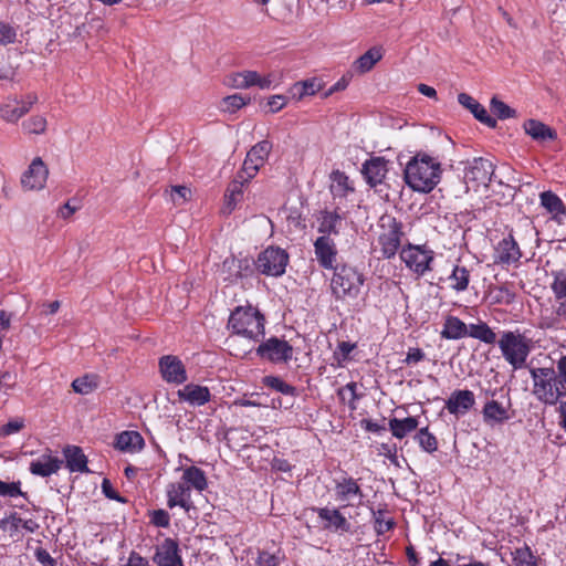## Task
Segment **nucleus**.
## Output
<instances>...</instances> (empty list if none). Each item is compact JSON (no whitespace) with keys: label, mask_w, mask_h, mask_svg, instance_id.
<instances>
[{"label":"nucleus","mask_w":566,"mask_h":566,"mask_svg":"<svg viewBox=\"0 0 566 566\" xmlns=\"http://www.w3.org/2000/svg\"><path fill=\"white\" fill-rule=\"evenodd\" d=\"M191 190L187 186H171L169 199L175 206H181L191 199Z\"/></svg>","instance_id":"47"},{"label":"nucleus","mask_w":566,"mask_h":566,"mask_svg":"<svg viewBox=\"0 0 566 566\" xmlns=\"http://www.w3.org/2000/svg\"><path fill=\"white\" fill-rule=\"evenodd\" d=\"M228 328L254 342H261L265 335V317L252 306H238L229 317Z\"/></svg>","instance_id":"2"},{"label":"nucleus","mask_w":566,"mask_h":566,"mask_svg":"<svg viewBox=\"0 0 566 566\" xmlns=\"http://www.w3.org/2000/svg\"><path fill=\"white\" fill-rule=\"evenodd\" d=\"M153 560L158 566H184L178 543L172 538H165L164 542L157 546Z\"/></svg>","instance_id":"16"},{"label":"nucleus","mask_w":566,"mask_h":566,"mask_svg":"<svg viewBox=\"0 0 566 566\" xmlns=\"http://www.w3.org/2000/svg\"><path fill=\"white\" fill-rule=\"evenodd\" d=\"M38 101L35 94H28L24 99L8 98L0 107V116L6 122L15 123L25 115Z\"/></svg>","instance_id":"12"},{"label":"nucleus","mask_w":566,"mask_h":566,"mask_svg":"<svg viewBox=\"0 0 566 566\" xmlns=\"http://www.w3.org/2000/svg\"><path fill=\"white\" fill-rule=\"evenodd\" d=\"M167 505L182 507L186 512L192 507L190 501V486L185 483H170L167 486Z\"/></svg>","instance_id":"20"},{"label":"nucleus","mask_w":566,"mask_h":566,"mask_svg":"<svg viewBox=\"0 0 566 566\" xmlns=\"http://www.w3.org/2000/svg\"><path fill=\"white\" fill-rule=\"evenodd\" d=\"M493 179L494 165L491 160L479 157L474 158L464 171V180L467 184L473 182L475 186H488Z\"/></svg>","instance_id":"11"},{"label":"nucleus","mask_w":566,"mask_h":566,"mask_svg":"<svg viewBox=\"0 0 566 566\" xmlns=\"http://www.w3.org/2000/svg\"><path fill=\"white\" fill-rule=\"evenodd\" d=\"M62 461L50 453L42 454L30 463V472L34 475L48 478L59 471Z\"/></svg>","instance_id":"23"},{"label":"nucleus","mask_w":566,"mask_h":566,"mask_svg":"<svg viewBox=\"0 0 566 566\" xmlns=\"http://www.w3.org/2000/svg\"><path fill=\"white\" fill-rule=\"evenodd\" d=\"M336 496L340 501H350L354 496H363V492L356 480L353 478H343L335 481Z\"/></svg>","instance_id":"31"},{"label":"nucleus","mask_w":566,"mask_h":566,"mask_svg":"<svg viewBox=\"0 0 566 566\" xmlns=\"http://www.w3.org/2000/svg\"><path fill=\"white\" fill-rule=\"evenodd\" d=\"M63 453L66 459V467L71 472H88L87 458L80 447L69 446Z\"/></svg>","instance_id":"27"},{"label":"nucleus","mask_w":566,"mask_h":566,"mask_svg":"<svg viewBox=\"0 0 566 566\" xmlns=\"http://www.w3.org/2000/svg\"><path fill=\"white\" fill-rule=\"evenodd\" d=\"M482 415L484 422L489 424L503 423L510 419L507 408L496 400L488 401L483 407Z\"/></svg>","instance_id":"29"},{"label":"nucleus","mask_w":566,"mask_h":566,"mask_svg":"<svg viewBox=\"0 0 566 566\" xmlns=\"http://www.w3.org/2000/svg\"><path fill=\"white\" fill-rule=\"evenodd\" d=\"M380 227L382 231L378 237V244L380 245L381 258L391 259L401 245L402 224L395 218H388L387 223H381Z\"/></svg>","instance_id":"8"},{"label":"nucleus","mask_w":566,"mask_h":566,"mask_svg":"<svg viewBox=\"0 0 566 566\" xmlns=\"http://www.w3.org/2000/svg\"><path fill=\"white\" fill-rule=\"evenodd\" d=\"M314 252L318 264L323 269L333 270L336 266L337 248L331 237H318L314 241Z\"/></svg>","instance_id":"15"},{"label":"nucleus","mask_w":566,"mask_h":566,"mask_svg":"<svg viewBox=\"0 0 566 566\" xmlns=\"http://www.w3.org/2000/svg\"><path fill=\"white\" fill-rule=\"evenodd\" d=\"M468 336L479 339L480 342H483L489 345H492L496 342V334L485 322L470 324Z\"/></svg>","instance_id":"37"},{"label":"nucleus","mask_w":566,"mask_h":566,"mask_svg":"<svg viewBox=\"0 0 566 566\" xmlns=\"http://www.w3.org/2000/svg\"><path fill=\"white\" fill-rule=\"evenodd\" d=\"M226 85L238 88V90H244L247 88V82H244V77H242V73H232L229 74L224 80Z\"/></svg>","instance_id":"59"},{"label":"nucleus","mask_w":566,"mask_h":566,"mask_svg":"<svg viewBox=\"0 0 566 566\" xmlns=\"http://www.w3.org/2000/svg\"><path fill=\"white\" fill-rule=\"evenodd\" d=\"M15 38H17V30L9 23L0 21V44L1 45L11 44L15 41Z\"/></svg>","instance_id":"55"},{"label":"nucleus","mask_w":566,"mask_h":566,"mask_svg":"<svg viewBox=\"0 0 566 566\" xmlns=\"http://www.w3.org/2000/svg\"><path fill=\"white\" fill-rule=\"evenodd\" d=\"M333 270L332 295L336 301L347 304L356 301L365 281L364 275L356 268L347 264L336 265Z\"/></svg>","instance_id":"3"},{"label":"nucleus","mask_w":566,"mask_h":566,"mask_svg":"<svg viewBox=\"0 0 566 566\" xmlns=\"http://www.w3.org/2000/svg\"><path fill=\"white\" fill-rule=\"evenodd\" d=\"M34 556H35L36 560L42 566H55L56 565L55 559L43 547H36L34 551Z\"/></svg>","instance_id":"61"},{"label":"nucleus","mask_w":566,"mask_h":566,"mask_svg":"<svg viewBox=\"0 0 566 566\" xmlns=\"http://www.w3.org/2000/svg\"><path fill=\"white\" fill-rule=\"evenodd\" d=\"M497 345L503 358L516 370L526 366L534 342L520 331H505L501 334Z\"/></svg>","instance_id":"4"},{"label":"nucleus","mask_w":566,"mask_h":566,"mask_svg":"<svg viewBox=\"0 0 566 566\" xmlns=\"http://www.w3.org/2000/svg\"><path fill=\"white\" fill-rule=\"evenodd\" d=\"M470 271L465 266L454 265L449 276L450 287L455 292H463L470 283Z\"/></svg>","instance_id":"38"},{"label":"nucleus","mask_w":566,"mask_h":566,"mask_svg":"<svg viewBox=\"0 0 566 566\" xmlns=\"http://www.w3.org/2000/svg\"><path fill=\"white\" fill-rule=\"evenodd\" d=\"M289 254L279 247H268L254 261L255 269L268 276H281L285 273L289 263Z\"/></svg>","instance_id":"5"},{"label":"nucleus","mask_w":566,"mask_h":566,"mask_svg":"<svg viewBox=\"0 0 566 566\" xmlns=\"http://www.w3.org/2000/svg\"><path fill=\"white\" fill-rule=\"evenodd\" d=\"M150 522L157 527H168L170 525V516L167 511L159 509L151 512Z\"/></svg>","instance_id":"56"},{"label":"nucleus","mask_w":566,"mask_h":566,"mask_svg":"<svg viewBox=\"0 0 566 566\" xmlns=\"http://www.w3.org/2000/svg\"><path fill=\"white\" fill-rule=\"evenodd\" d=\"M441 174L440 161L427 154H417L406 165L403 179L413 191L428 193L440 182Z\"/></svg>","instance_id":"1"},{"label":"nucleus","mask_w":566,"mask_h":566,"mask_svg":"<svg viewBox=\"0 0 566 566\" xmlns=\"http://www.w3.org/2000/svg\"><path fill=\"white\" fill-rule=\"evenodd\" d=\"M524 129L527 135L537 142L555 139L556 133L549 126L536 119H528L524 123Z\"/></svg>","instance_id":"32"},{"label":"nucleus","mask_w":566,"mask_h":566,"mask_svg":"<svg viewBox=\"0 0 566 566\" xmlns=\"http://www.w3.org/2000/svg\"><path fill=\"white\" fill-rule=\"evenodd\" d=\"M271 150L272 143L269 140H261L248 151L247 156L251 158L254 164L262 167L265 164Z\"/></svg>","instance_id":"39"},{"label":"nucleus","mask_w":566,"mask_h":566,"mask_svg":"<svg viewBox=\"0 0 566 566\" xmlns=\"http://www.w3.org/2000/svg\"><path fill=\"white\" fill-rule=\"evenodd\" d=\"M23 128L29 134H42L46 128V119L40 115L33 116L23 123Z\"/></svg>","instance_id":"52"},{"label":"nucleus","mask_w":566,"mask_h":566,"mask_svg":"<svg viewBox=\"0 0 566 566\" xmlns=\"http://www.w3.org/2000/svg\"><path fill=\"white\" fill-rule=\"evenodd\" d=\"M331 178L334 182V185L332 186L333 191H336L339 195L344 196L348 190H353L348 186V177L345 175V172L335 170L332 172Z\"/></svg>","instance_id":"51"},{"label":"nucleus","mask_w":566,"mask_h":566,"mask_svg":"<svg viewBox=\"0 0 566 566\" xmlns=\"http://www.w3.org/2000/svg\"><path fill=\"white\" fill-rule=\"evenodd\" d=\"M386 511L378 510L374 512L375 531L378 535H382L395 526V522L390 517H386Z\"/></svg>","instance_id":"49"},{"label":"nucleus","mask_w":566,"mask_h":566,"mask_svg":"<svg viewBox=\"0 0 566 566\" xmlns=\"http://www.w3.org/2000/svg\"><path fill=\"white\" fill-rule=\"evenodd\" d=\"M159 370L165 381L180 385L187 380V371L182 361L174 355H166L159 359Z\"/></svg>","instance_id":"13"},{"label":"nucleus","mask_w":566,"mask_h":566,"mask_svg":"<svg viewBox=\"0 0 566 566\" xmlns=\"http://www.w3.org/2000/svg\"><path fill=\"white\" fill-rule=\"evenodd\" d=\"M515 293L506 285L495 289L494 303L510 305L515 301Z\"/></svg>","instance_id":"54"},{"label":"nucleus","mask_w":566,"mask_h":566,"mask_svg":"<svg viewBox=\"0 0 566 566\" xmlns=\"http://www.w3.org/2000/svg\"><path fill=\"white\" fill-rule=\"evenodd\" d=\"M530 373L534 381L533 394L536 398L542 402H552L556 399V396H553V387L558 382L555 370L551 367H542L532 368Z\"/></svg>","instance_id":"9"},{"label":"nucleus","mask_w":566,"mask_h":566,"mask_svg":"<svg viewBox=\"0 0 566 566\" xmlns=\"http://www.w3.org/2000/svg\"><path fill=\"white\" fill-rule=\"evenodd\" d=\"M24 427V422L22 419H13L3 424L0 428V434L1 436H10L13 433L19 432Z\"/></svg>","instance_id":"58"},{"label":"nucleus","mask_w":566,"mask_h":566,"mask_svg":"<svg viewBox=\"0 0 566 566\" xmlns=\"http://www.w3.org/2000/svg\"><path fill=\"white\" fill-rule=\"evenodd\" d=\"M554 281L551 285L555 298H563L566 296V265L553 272Z\"/></svg>","instance_id":"45"},{"label":"nucleus","mask_w":566,"mask_h":566,"mask_svg":"<svg viewBox=\"0 0 566 566\" xmlns=\"http://www.w3.org/2000/svg\"><path fill=\"white\" fill-rule=\"evenodd\" d=\"M72 388L81 395H88L97 388V381L94 377L85 375L76 378L72 382Z\"/></svg>","instance_id":"44"},{"label":"nucleus","mask_w":566,"mask_h":566,"mask_svg":"<svg viewBox=\"0 0 566 566\" xmlns=\"http://www.w3.org/2000/svg\"><path fill=\"white\" fill-rule=\"evenodd\" d=\"M384 51L381 46H373L363 55L354 61L352 71L356 74H365L382 59Z\"/></svg>","instance_id":"24"},{"label":"nucleus","mask_w":566,"mask_h":566,"mask_svg":"<svg viewBox=\"0 0 566 566\" xmlns=\"http://www.w3.org/2000/svg\"><path fill=\"white\" fill-rule=\"evenodd\" d=\"M256 355L272 364H287L294 355L293 346L285 339L276 336L260 342L255 349Z\"/></svg>","instance_id":"6"},{"label":"nucleus","mask_w":566,"mask_h":566,"mask_svg":"<svg viewBox=\"0 0 566 566\" xmlns=\"http://www.w3.org/2000/svg\"><path fill=\"white\" fill-rule=\"evenodd\" d=\"M124 566H149L148 560L136 552H130L128 560Z\"/></svg>","instance_id":"63"},{"label":"nucleus","mask_w":566,"mask_h":566,"mask_svg":"<svg viewBox=\"0 0 566 566\" xmlns=\"http://www.w3.org/2000/svg\"><path fill=\"white\" fill-rule=\"evenodd\" d=\"M423 358H424V353L422 352V349L411 348V349H409V352L407 354L406 363L417 364V363L421 361Z\"/></svg>","instance_id":"64"},{"label":"nucleus","mask_w":566,"mask_h":566,"mask_svg":"<svg viewBox=\"0 0 566 566\" xmlns=\"http://www.w3.org/2000/svg\"><path fill=\"white\" fill-rule=\"evenodd\" d=\"M415 439L420 448L428 453H432L438 449L437 438L429 432L428 427L421 428L415 436Z\"/></svg>","instance_id":"41"},{"label":"nucleus","mask_w":566,"mask_h":566,"mask_svg":"<svg viewBox=\"0 0 566 566\" xmlns=\"http://www.w3.org/2000/svg\"><path fill=\"white\" fill-rule=\"evenodd\" d=\"M182 480L185 484L195 488L199 492H202L208 486L203 470L195 465L184 470Z\"/></svg>","instance_id":"36"},{"label":"nucleus","mask_w":566,"mask_h":566,"mask_svg":"<svg viewBox=\"0 0 566 566\" xmlns=\"http://www.w3.org/2000/svg\"><path fill=\"white\" fill-rule=\"evenodd\" d=\"M541 205L553 214V219L560 223V216L566 214V207L562 199L552 191L541 193Z\"/></svg>","instance_id":"33"},{"label":"nucleus","mask_w":566,"mask_h":566,"mask_svg":"<svg viewBox=\"0 0 566 566\" xmlns=\"http://www.w3.org/2000/svg\"><path fill=\"white\" fill-rule=\"evenodd\" d=\"M115 448L125 452L140 451L145 441L142 434L137 431H123L116 436Z\"/></svg>","instance_id":"26"},{"label":"nucleus","mask_w":566,"mask_h":566,"mask_svg":"<svg viewBox=\"0 0 566 566\" xmlns=\"http://www.w3.org/2000/svg\"><path fill=\"white\" fill-rule=\"evenodd\" d=\"M49 169L40 157L34 158L22 175L21 185L27 190H40L48 179Z\"/></svg>","instance_id":"14"},{"label":"nucleus","mask_w":566,"mask_h":566,"mask_svg":"<svg viewBox=\"0 0 566 566\" xmlns=\"http://www.w3.org/2000/svg\"><path fill=\"white\" fill-rule=\"evenodd\" d=\"M250 98H245L240 94H233L222 99V109L233 113L249 103Z\"/></svg>","instance_id":"50"},{"label":"nucleus","mask_w":566,"mask_h":566,"mask_svg":"<svg viewBox=\"0 0 566 566\" xmlns=\"http://www.w3.org/2000/svg\"><path fill=\"white\" fill-rule=\"evenodd\" d=\"M286 97L284 95H273L268 99V106L271 113L281 111L286 105Z\"/></svg>","instance_id":"62"},{"label":"nucleus","mask_w":566,"mask_h":566,"mask_svg":"<svg viewBox=\"0 0 566 566\" xmlns=\"http://www.w3.org/2000/svg\"><path fill=\"white\" fill-rule=\"evenodd\" d=\"M475 405V397L471 390L458 389L451 392L446 401V409L454 416L465 415Z\"/></svg>","instance_id":"18"},{"label":"nucleus","mask_w":566,"mask_h":566,"mask_svg":"<svg viewBox=\"0 0 566 566\" xmlns=\"http://www.w3.org/2000/svg\"><path fill=\"white\" fill-rule=\"evenodd\" d=\"M294 90L296 91L294 95H297V98L301 99L306 95H314L318 92L321 90V84L316 78L306 80L304 82L296 83L294 85Z\"/></svg>","instance_id":"48"},{"label":"nucleus","mask_w":566,"mask_h":566,"mask_svg":"<svg viewBox=\"0 0 566 566\" xmlns=\"http://www.w3.org/2000/svg\"><path fill=\"white\" fill-rule=\"evenodd\" d=\"M388 172V160L384 157H373L363 164L361 174L370 187L382 184Z\"/></svg>","instance_id":"19"},{"label":"nucleus","mask_w":566,"mask_h":566,"mask_svg":"<svg viewBox=\"0 0 566 566\" xmlns=\"http://www.w3.org/2000/svg\"><path fill=\"white\" fill-rule=\"evenodd\" d=\"M283 559L284 554L280 548L274 552L262 549L259 553L256 563L259 566H280Z\"/></svg>","instance_id":"43"},{"label":"nucleus","mask_w":566,"mask_h":566,"mask_svg":"<svg viewBox=\"0 0 566 566\" xmlns=\"http://www.w3.org/2000/svg\"><path fill=\"white\" fill-rule=\"evenodd\" d=\"M400 259L406 266L417 275H423L431 270V263L434 259V252L426 245L408 244L400 251Z\"/></svg>","instance_id":"7"},{"label":"nucleus","mask_w":566,"mask_h":566,"mask_svg":"<svg viewBox=\"0 0 566 566\" xmlns=\"http://www.w3.org/2000/svg\"><path fill=\"white\" fill-rule=\"evenodd\" d=\"M491 112L500 119L513 118L516 116V111L506 105L501 99L493 97L490 103Z\"/></svg>","instance_id":"46"},{"label":"nucleus","mask_w":566,"mask_h":566,"mask_svg":"<svg viewBox=\"0 0 566 566\" xmlns=\"http://www.w3.org/2000/svg\"><path fill=\"white\" fill-rule=\"evenodd\" d=\"M261 167L253 163L248 156L243 161L242 169L238 174H243V181L249 182L259 171Z\"/></svg>","instance_id":"57"},{"label":"nucleus","mask_w":566,"mask_h":566,"mask_svg":"<svg viewBox=\"0 0 566 566\" xmlns=\"http://www.w3.org/2000/svg\"><path fill=\"white\" fill-rule=\"evenodd\" d=\"M317 515L321 520L326 521L325 527H333L335 531L348 532L350 524L347 518L337 509L321 507L317 509Z\"/></svg>","instance_id":"25"},{"label":"nucleus","mask_w":566,"mask_h":566,"mask_svg":"<svg viewBox=\"0 0 566 566\" xmlns=\"http://www.w3.org/2000/svg\"><path fill=\"white\" fill-rule=\"evenodd\" d=\"M458 102L460 105L468 108L479 122L491 128L496 126V119L490 116L485 107L469 94L460 93L458 95Z\"/></svg>","instance_id":"22"},{"label":"nucleus","mask_w":566,"mask_h":566,"mask_svg":"<svg viewBox=\"0 0 566 566\" xmlns=\"http://www.w3.org/2000/svg\"><path fill=\"white\" fill-rule=\"evenodd\" d=\"M469 326L457 316H448L441 331L446 339H460L468 336Z\"/></svg>","instance_id":"30"},{"label":"nucleus","mask_w":566,"mask_h":566,"mask_svg":"<svg viewBox=\"0 0 566 566\" xmlns=\"http://www.w3.org/2000/svg\"><path fill=\"white\" fill-rule=\"evenodd\" d=\"M182 401H187L191 406H203L210 401L211 394L208 387L188 384L177 392Z\"/></svg>","instance_id":"21"},{"label":"nucleus","mask_w":566,"mask_h":566,"mask_svg":"<svg viewBox=\"0 0 566 566\" xmlns=\"http://www.w3.org/2000/svg\"><path fill=\"white\" fill-rule=\"evenodd\" d=\"M102 491L107 499L115 500L120 503H125L126 500L122 497L117 491L113 488L108 479H104L102 482Z\"/></svg>","instance_id":"60"},{"label":"nucleus","mask_w":566,"mask_h":566,"mask_svg":"<svg viewBox=\"0 0 566 566\" xmlns=\"http://www.w3.org/2000/svg\"><path fill=\"white\" fill-rule=\"evenodd\" d=\"M263 385L268 388L274 389L286 396H296V388L277 376H265L263 378Z\"/></svg>","instance_id":"40"},{"label":"nucleus","mask_w":566,"mask_h":566,"mask_svg":"<svg viewBox=\"0 0 566 566\" xmlns=\"http://www.w3.org/2000/svg\"><path fill=\"white\" fill-rule=\"evenodd\" d=\"M243 174H237L235 178L229 184L224 193V203L228 212H231L237 203L243 198Z\"/></svg>","instance_id":"28"},{"label":"nucleus","mask_w":566,"mask_h":566,"mask_svg":"<svg viewBox=\"0 0 566 566\" xmlns=\"http://www.w3.org/2000/svg\"><path fill=\"white\" fill-rule=\"evenodd\" d=\"M522 258L520 247L513 235L502 239L494 250V263L510 265L516 263Z\"/></svg>","instance_id":"17"},{"label":"nucleus","mask_w":566,"mask_h":566,"mask_svg":"<svg viewBox=\"0 0 566 566\" xmlns=\"http://www.w3.org/2000/svg\"><path fill=\"white\" fill-rule=\"evenodd\" d=\"M388 426L394 437L402 439L417 429L418 420L415 417H407L405 419L391 418Z\"/></svg>","instance_id":"34"},{"label":"nucleus","mask_w":566,"mask_h":566,"mask_svg":"<svg viewBox=\"0 0 566 566\" xmlns=\"http://www.w3.org/2000/svg\"><path fill=\"white\" fill-rule=\"evenodd\" d=\"M255 270L253 259L247 256L235 258L231 255L224 259L220 272L224 281L233 284L239 280L251 277Z\"/></svg>","instance_id":"10"},{"label":"nucleus","mask_w":566,"mask_h":566,"mask_svg":"<svg viewBox=\"0 0 566 566\" xmlns=\"http://www.w3.org/2000/svg\"><path fill=\"white\" fill-rule=\"evenodd\" d=\"M21 483L18 482H4L0 480V496L3 497H15L25 496V493L21 491Z\"/></svg>","instance_id":"53"},{"label":"nucleus","mask_w":566,"mask_h":566,"mask_svg":"<svg viewBox=\"0 0 566 566\" xmlns=\"http://www.w3.org/2000/svg\"><path fill=\"white\" fill-rule=\"evenodd\" d=\"M342 221V216L337 210L334 211H323L322 217L319 219L318 232L323 235H337L339 233L338 224Z\"/></svg>","instance_id":"35"},{"label":"nucleus","mask_w":566,"mask_h":566,"mask_svg":"<svg viewBox=\"0 0 566 566\" xmlns=\"http://www.w3.org/2000/svg\"><path fill=\"white\" fill-rule=\"evenodd\" d=\"M512 554L515 566H536V558L527 545L516 548Z\"/></svg>","instance_id":"42"}]
</instances>
